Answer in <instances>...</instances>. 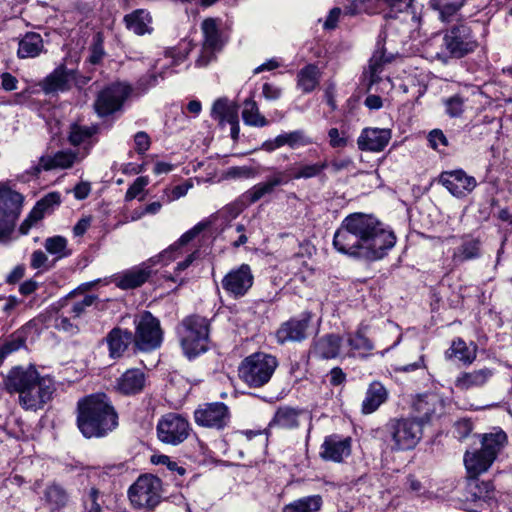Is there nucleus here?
<instances>
[{
  "label": "nucleus",
  "instance_id": "a19ab883",
  "mask_svg": "<svg viewBox=\"0 0 512 512\" xmlns=\"http://www.w3.org/2000/svg\"><path fill=\"white\" fill-rule=\"evenodd\" d=\"M211 117L224 125L235 122L238 118V106L226 98L217 99L211 109Z\"/></svg>",
  "mask_w": 512,
  "mask_h": 512
},
{
  "label": "nucleus",
  "instance_id": "c03bdc74",
  "mask_svg": "<svg viewBox=\"0 0 512 512\" xmlns=\"http://www.w3.org/2000/svg\"><path fill=\"white\" fill-rule=\"evenodd\" d=\"M506 442L507 435L501 430L484 434L481 440V451L488 454V457L494 462Z\"/></svg>",
  "mask_w": 512,
  "mask_h": 512
},
{
  "label": "nucleus",
  "instance_id": "4c0bfd02",
  "mask_svg": "<svg viewBox=\"0 0 512 512\" xmlns=\"http://www.w3.org/2000/svg\"><path fill=\"white\" fill-rule=\"evenodd\" d=\"M493 461L488 454H485L481 449L473 452H466L464 455V464L469 476H478L491 467Z\"/></svg>",
  "mask_w": 512,
  "mask_h": 512
},
{
  "label": "nucleus",
  "instance_id": "aec40b11",
  "mask_svg": "<svg viewBox=\"0 0 512 512\" xmlns=\"http://www.w3.org/2000/svg\"><path fill=\"white\" fill-rule=\"evenodd\" d=\"M442 185L454 196L463 197L476 187L474 177L467 175L463 170L446 171L440 175Z\"/></svg>",
  "mask_w": 512,
  "mask_h": 512
},
{
  "label": "nucleus",
  "instance_id": "20e7f679",
  "mask_svg": "<svg viewBox=\"0 0 512 512\" xmlns=\"http://www.w3.org/2000/svg\"><path fill=\"white\" fill-rule=\"evenodd\" d=\"M201 228L195 226L191 230L185 232L174 244L168 249L161 252L155 257H151L142 264L124 271L117 278V286L121 289H133L144 284L151 275V268L157 263L169 262L176 260L183 254L184 247L200 232Z\"/></svg>",
  "mask_w": 512,
  "mask_h": 512
},
{
  "label": "nucleus",
  "instance_id": "a18cd8bd",
  "mask_svg": "<svg viewBox=\"0 0 512 512\" xmlns=\"http://www.w3.org/2000/svg\"><path fill=\"white\" fill-rule=\"evenodd\" d=\"M427 56L431 59L442 61L447 63L452 56L450 54L448 46L444 44V35H435L431 37L424 45Z\"/></svg>",
  "mask_w": 512,
  "mask_h": 512
},
{
  "label": "nucleus",
  "instance_id": "2eb2a0df",
  "mask_svg": "<svg viewBox=\"0 0 512 512\" xmlns=\"http://www.w3.org/2000/svg\"><path fill=\"white\" fill-rule=\"evenodd\" d=\"M444 44L452 58H462L473 52L477 47L471 28L466 24H457L447 29L444 33Z\"/></svg>",
  "mask_w": 512,
  "mask_h": 512
},
{
  "label": "nucleus",
  "instance_id": "49530a36",
  "mask_svg": "<svg viewBox=\"0 0 512 512\" xmlns=\"http://www.w3.org/2000/svg\"><path fill=\"white\" fill-rule=\"evenodd\" d=\"M323 504L320 495L299 498L283 507V512H319Z\"/></svg>",
  "mask_w": 512,
  "mask_h": 512
},
{
  "label": "nucleus",
  "instance_id": "6e6552de",
  "mask_svg": "<svg viewBox=\"0 0 512 512\" xmlns=\"http://www.w3.org/2000/svg\"><path fill=\"white\" fill-rule=\"evenodd\" d=\"M161 493V480L152 474H144L130 486L128 497L134 508L150 510L160 503Z\"/></svg>",
  "mask_w": 512,
  "mask_h": 512
},
{
  "label": "nucleus",
  "instance_id": "1a4fd4ad",
  "mask_svg": "<svg viewBox=\"0 0 512 512\" xmlns=\"http://www.w3.org/2000/svg\"><path fill=\"white\" fill-rule=\"evenodd\" d=\"M134 346L142 352L158 349L163 341V330L160 321L149 311L141 313L134 321Z\"/></svg>",
  "mask_w": 512,
  "mask_h": 512
},
{
  "label": "nucleus",
  "instance_id": "b1692460",
  "mask_svg": "<svg viewBox=\"0 0 512 512\" xmlns=\"http://www.w3.org/2000/svg\"><path fill=\"white\" fill-rule=\"evenodd\" d=\"M312 143L310 137L304 130H295L285 132L276 136L273 140L265 141L262 147L266 151H273L282 146H289L292 149H297Z\"/></svg>",
  "mask_w": 512,
  "mask_h": 512
},
{
  "label": "nucleus",
  "instance_id": "423d86ee",
  "mask_svg": "<svg viewBox=\"0 0 512 512\" xmlns=\"http://www.w3.org/2000/svg\"><path fill=\"white\" fill-rule=\"evenodd\" d=\"M278 361L275 356L257 352L246 357L239 366V376L250 387L259 388L267 384Z\"/></svg>",
  "mask_w": 512,
  "mask_h": 512
},
{
  "label": "nucleus",
  "instance_id": "3c124183",
  "mask_svg": "<svg viewBox=\"0 0 512 512\" xmlns=\"http://www.w3.org/2000/svg\"><path fill=\"white\" fill-rule=\"evenodd\" d=\"M256 174L257 170L250 166H233L221 174H215L210 178V180L220 182L227 179H248L253 178Z\"/></svg>",
  "mask_w": 512,
  "mask_h": 512
},
{
  "label": "nucleus",
  "instance_id": "7ed1b4c3",
  "mask_svg": "<svg viewBox=\"0 0 512 512\" xmlns=\"http://www.w3.org/2000/svg\"><path fill=\"white\" fill-rule=\"evenodd\" d=\"M77 427L85 438H103L118 426V413L105 394L78 401Z\"/></svg>",
  "mask_w": 512,
  "mask_h": 512
},
{
  "label": "nucleus",
  "instance_id": "774afa93",
  "mask_svg": "<svg viewBox=\"0 0 512 512\" xmlns=\"http://www.w3.org/2000/svg\"><path fill=\"white\" fill-rule=\"evenodd\" d=\"M150 147V138L147 133L140 131L134 137V148L139 155H143Z\"/></svg>",
  "mask_w": 512,
  "mask_h": 512
},
{
  "label": "nucleus",
  "instance_id": "79ce46f5",
  "mask_svg": "<svg viewBox=\"0 0 512 512\" xmlns=\"http://www.w3.org/2000/svg\"><path fill=\"white\" fill-rule=\"evenodd\" d=\"M242 119L248 126L265 127L269 121L260 112L257 102L253 96L246 98L242 104Z\"/></svg>",
  "mask_w": 512,
  "mask_h": 512
},
{
  "label": "nucleus",
  "instance_id": "5701e85b",
  "mask_svg": "<svg viewBox=\"0 0 512 512\" xmlns=\"http://www.w3.org/2000/svg\"><path fill=\"white\" fill-rule=\"evenodd\" d=\"M442 408V401L437 395L425 394L418 396L413 402L414 412L417 413V416L414 418L419 422H422L423 427H425L426 424L430 423L434 419L437 412L442 410Z\"/></svg>",
  "mask_w": 512,
  "mask_h": 512
},
{
  "label": "nucleus",
  "instance_id": "9b49d317",
  "mask_svg": "<svg viewBox=\"0 0 512 512\" xmlns=\"http://www.w3.org/2000/svg\"><path fill=\"white\" fill-rule=\"evenodd\" d=\"M190 50L191 45L188 43L183 48H171L165 51V59L168 61V63L159 66L158 60L151 71L138 79L136 82V89L141 93H144L150 88L156 86L159 82V79L163 80L166 77L170 66H178L187 59Z\"/></svg>",
  "mask_w": 512,
  "mask_h": 512
},
{
  "label": "nucleus",
  "instance_id": "09e8293b",
  "mask_svg": "<svg viewBox=\"0 0 512 512\" xmlns=\"http://www.w3.org/2000/svg\"><path fill=\"white\" fill-rule=\"evenodd\" d=\"M98 126H81L74 124L71 127L69 140L72 145L80 146L83 145L84 149H87V146H91L92 138L97 133Z\"/></svg>",
  "mask_w": 512,
  "mask_h": 512
},
{
  "label": "nucleus",
  "instance_id": "f03ea898",
  "mask_svg": "<svg viewBox=\"0 0 512 512\" xmlns=\"http://www.w3.org/2000/svg\"><path fill=\"white\" fill-rule=\"evenodd\" d=\"M5 384L9 392L18 393L20 406L28 411L42 409L55 392L52 378L40 375L32 365L11 369Z\"/></svg>",
  "mask_w": 512,
  "mask_h": 512
},
{
  "label": "nucleus",
  "instance_id": "cd10ccee",
  "mask_svg": "<svg viewBox=\"0 0 512 512\" xmlns=\"http://www.w3.org/2000/svg\"><path fill=\"white\" fill-rule=\"evenodd\" d=\"M289 180H291V177L288 175V173L274 174L266 182L259 183L249 189L244 194V197L250 204L255 203L265 195L272 193L275 187L286 184L289 182Z\"/></svg>",
  "mask_w": 512,
  "mask_h": 512
},
{
  "label": "nucleus",
  "instance_id": "ea45409f",
  "mask_svg": "<svg viewBox=\"0 0 512 512\" xmlns=\"http://www.w3.org/2000/svg\"><path fill=\"white\" fill-rule=\"evenodd\" d=\"M321 71L315 64H307L297 73V87L305 94L311 93L320 83Z\"/></svg>",
  "mask_w": 512,
  "mask_h": 512
},
{
  "label": "nucleus",
  "instance_id": "412c9836",
  "mask_svg": "<svg viewBox=\"0 0 512 512\" xmlns=\"http://www.w3.org/2000/svg\"><path fill=\"white\" fill-rule=\"evenodd\" d=\"M392 132L387 128H365L357 139L358 148L362 151L380 152L391 140Z\"/></svg>",
  "mask_w": 512,
  "mask_h": 512
},
{
  "label": "nucleus",
  "instance_id": "69168bd1",
  "mask_svg": "<svg viewBox=\"0 0 512 512\" xmlns=\"http://www.w3.org/2000/svg\"><path fill=\"white\" fill-rule=\"evenodd\" d=\"M324 168V165H304L303 167L299 168V171L295 174H288L291 179L292 178H310L318 174L322 169Z\"/></svg>",
  "mask_w": 512,
  "mask_h": 512
},
{
  "label": "nucleus",
  "instance_id": "f3484780",
  "mask_svg": "<svg viewBox=\"0 0 512 512\" xmlns=\"http://www.w3.org/2000/svg\"><path fill=\"white\" fill-rule=\"evenodd\" d=\"M194 419L199 426L220 430L230 422V412L224 403H207L195 410Z\"/></svg>",
  "mask_w": 512,
  "mask_h": 512
},
{
  "label": "nucleus",
  "instance_id": "680f3d73",
  "mask_svg": "<svg viewBox=\"0 0 512 512\" xmlns=\"http://www.w3.org/2000/svg\"><path fill=\"white\" fill-rule=\"evenodd\" d=\"M148 183L149 179L146 176H140L136 178L132 185L128 188L125 194V199L130 201L136 198L144 190Z\"/></svg>",
  "mask_w": 512,
  "mask_h": 512
},
{
  "label": "nucleus",
  "instance_id": "6e6d98bb",
  "mask_svg": "<svg viewBox=\"0 0 512 512\" xmlns=\"http://www.w3.org/2000/svg\"><path fill=\"white\" fill-rule=\"evenodd\" d=\"M464 0H439L438 9L440 11L441 18L447 20L453 16L462 6Z\"/></svg>",
  "mask_w": 512,
  "mask_h": 512
},
{
  "label": "nucleus",
  "instance_id": "8fccbe9b",
  "mask_svg": "<svg viewBox=\"0 0 512 512\" xmlns=\"http://www.w3.org/2000/svg\"><path fill=\"white\" fill-rule=\"evenodd\" d=\"M298 425V412L290 407L279 408L270 423V426H278L283 429H293Z\"/></svg>",
  "mask_w": 512,
  "mask_h": 512
},
{
  "label": "nucleus",
  "instance_id": "f257e3e1",
  "mask_svg": "<svg viewBox=\"0 0 512 512\" xmlns=\"http://www.w3.org/2000/svg\"><path fill=\"white\" fill-rule=\"evenodd\" d=\"M396 236L376 218L363 213L347 216L333 238L335 249L370 261L382 259L394 247Z\"/></svg>",
  "mask_w": 512,
  "mask_h": 512
},
{
  "label": "nucleus",
  "instance_id": "de8ad7c7",
  "mask_svg": "<svg viewBox=\"0 0 512 512\" xmlns=\"http://www.w3.org/2000/svg\"><path fill=\"white\" fill-rule=\"evenodd\" d=\"M448 359H458L464 363H472L476 358V348L468 346L465 341L458 338L452 342L451 347L445 353Z\"/></svg>",
  "mask_w": 512,
  "mask_h": 512
},
{
  "label": "nucleus",
  "instance_id": "052dcab7",
  "mask_svg": "<svg viewBox=\"0 0 512 512\" xmlns=\"http://www.w3.org/2000/svg\"><path fill=\"white\" fill-rule=\"evenodd\" d=\"M66 246L67 240L62 236L50 237L45 241V249L51 254L63 256Z\"/></svg>",
  "mask_w": 512,
  "mask_h": 512
},
{
  "label": "nucleus",
  "instance_id": "58836bf2",
  "mask_svg": "<svg viewBox=\"0 0 512 512\" xmlns=\"http://www.w3.org/2000/svg\"><path fill=\"white\" fill-rule=\"evenodd\" d=\"M201 31L203 35L202 45L206 47L216 48L222 50L224 47V40L222 38L219 21L215 18H206L201 24Z\"/></svg>",
  "mask_w": 512,
  "mask_h": 512
},
{
  "label": "nucleus",
  "instance_id": "f8f14e48",
  "mask_svg": "<svg viewBox=\"0 0 512 512\" xmlns=\"http://www.w3.org/2000/svg\"><path fill=\"white\" fill-rule=\"evenodd\" d=\"M131 87L124 83H112L101 90L94 102L98 116L106 117L119 111L131 94Z\"/></svg>",
  "mask_w": 512,
  "mask_h": 512
},
{
  "label": "nucleus",
  "instance_id": "4468645a",
  "mask_svg": "<svg viewBox=\"0 0 512 512\" xmlns=\"http://www.w3.org/2000/svg\"><path fill=\"white\" fill-rule=\"evenodd\" d=\"M23 196L8 188H0V238L8 236L20 215Z\"/></svg>",
  "mask_w": 512,
  "mask_h": 512
},
{
  "label": "nucleus",
  "instance_id": "c9c22d12",
  "mask_svg": "<svg viewBox=\"0 0 512 512\" xmlns=\"http://www.w3.org/2000/svg\"><path fill=\"white\" fill-rule=\"evenodd\" d=\"M465 494L466 499L470 501H487L492 497L493 485L489 481H481L478 476H469Z\"/></svg>",
  "mask_w": 512,
  "mask_h": 512
},
{
  "label": "nucleus",
  "instance_id": "bb28decb",
  "mask_svg": "<svg viewBox=\"0 0 512 512\" xmlns=\"http://www.w3.org/2000/svg\"><path fill=\"white\" fill-rule=\"evenodd\" d=\"M59 203L60 196L55 192L49 193L40 199L31 210L28 217L21 224L20 232L22 234H27L30 228L44 217L49 208L58 205Z\"/></svg>",
  "mask_w": 512,
  "mask_h": 512
},
{
  "label": "nucleus",
  "instance_id": "473e14b6",
  "mask_svg": "<svg viewBox=\"0 0 512 512\" xmlns=\"http://www.w3.org/2000/svg\"><path fill=\"white\" fill-rule=\"evenodd\" d=\"M481 256V242L477 238L466 236L462 238L459 246H457L452 254V261L460 264L465 261L477 259Z\"/></svg>",
  "mask_w": 512,
  "mask_h": 512
},
{
  "label": "nucleus",
  "instance_id": "393cba45",
  "mask_svg": "<svg viewBox=\"0 0 512 512\" xmlns=\"http://www.w3.org/2000/svg\"><path fill=\"white\" fill-rule=\"evenodd\" d=\"M105 341L108 345L109 356L112 359H118L123 356L132 343L134 344V335L128 329L115 327L107 334Z\"/></svg>",
  "mask_w": 512,
  "mask_h": 512
},
{
  "label": "nucleus",
  "instance_id": "dca6fc26",
  "mask_svg": "<svg viewBox=\"0 0 512 512\" xmlns=\"http://www.w3.org/2000/svg\"><path fill=\"white\" fill-rule=\"evenodd\" d=\"M254 283V276L248 264L230 270L222 279L221 285L226 294L233 299L244 297Z\"/></svg>",
  "mask_w": 512,
  "mask_h": 512
},
{
  "label": "nucleus",
  "instance_id": "c85d7f7f",
  "mask_svg": "<svg viewBox=\"0 0 512 512\" xmlns=\"http://www.w3.org/2000/svg\"><path fill=\"white\" fill-rule=\"evenodd\" d=\"M43 500L50 512H59L68 505L70 494L62 485L54 482L45 487Z\"/></svg>",
  "mask_w": 512,
  "mask_h": 512
},
{
  "label": "nucleus",
  "instance_id": "4be33fe9",
  "mask_svg": "<svg viewBox=\"0 0 512 512\" xmlns=\"http://www.w3.org/2000/svg\"><path fill=\"white\" fill-rule=\"evenodd\" d=\"M146 384V375L139 368L126 370L116 380L115 390L123 395H136L144 389Z\"/></svg>",
  "mask_w": 512,
  "mask_h": 512
},
{
  "label": "nucleus",
  "instance_id": "a211bd4d",
  "mask_svg": "<svg viewBox=\"0 0 512 512\" xmlns=\"http://www.w3.org/2000/svg\"><path fill=\"white\" fill-rule=\"evenodd\" d=\"M352 439L339 434H331L324 438L319 456L325 461L341 463L351 455Z\"/></svg>",
  "mask_w": 512,
  "mask_h": 512
},
{
  "label": "nucleus",
  "instance_id": "bf43d9fd",
  "mask_svg": "<svg viewBox=\"0 0 512 512\" xmlns=\"http://www.w3.org/2000/svg\"><path fill=\"white\" fill-rule=\"evenodd\" d=\"M384 61L385 60H383V56L378 55V52H376L370 59L369 85H373L374 83H377L380 80L379 74L382 72Z\"/></svg>",
  "mask_w": 512,
  "mask_h": 512
},
{
  "label": "nucleus",
  "instance_id": "9d476101",
  "mask_svg": "<svg viewBox=\"0 0 512 512\" xmlns=\"http://www.w3.org/2000/svg\"><path fill=\"white\" fill-rule=\"evenodd\" d=\"M89 78L82 77L76 69H69L65 63L59 64L52 72L39 81L38 86L46 95L64 93L73 86H84Z\"/></svg>",
  "mask_w": 512,
  "mask_h": 512
},
{
  "label": "nucleus",
  "instance_id": "e2e57ef3",
  "mask_svg": "<svg viewBox=\"0 0 512 512\" xmlns=\"http://www.w3.org/2000/svg\"><path fill=\"white\" fill-rule=\"evenodd\" d=\"M100 492L97 488L91 487L84 498V506L87 512H101V506L98 503Z\"/></svg>",
  "mask_w": 512,
  "mask_h": 512
},
{
  "label": "nucleus",
  "instance_id": "7c9ffc66",
  "mask_svg": "<svg viewBox=\"0 0 512 512\" xmlns=\"http://www.w3.org/2000/svg\"><path fill=\"white\" fill-rule=\"evenodd\" d=\"M44 51L42 36L36 32H27L19 40L17 56L20 59L36 58Z\"/></svg>",
  "mask_w": 512,
  "mask_h": 512
},
{
  "label": "nucleus",
  "instance_id": "37998d69",
  "mask_svg": "<svg viewBox=\"0 0 512 512\" xmlns=\"http://www.w3.org/2000/svg\"><path fill=\"white\" fill-rule=\"evenodd\" d=\"M344 341L346 356H354L356 352L361 356H366L374 348L373 343L361 332L348 334Z\"/></svg>",
  "mask_w": 512,
  "mask_h": 512
},
{
  "label": "nucleus",
  "instance_id": "c756f323",
  "mask_svg": "<svg viewBox=\"0 0 512 512\" xmlns=\"http://www.w3.org/2000/svg\"><path fill=\"white\" fill-rule=\"evenodd\" d=\"M78 293L76 291L71 292L64 300L62 309L64 313L71 316L73 320L80 318L86 311V309L92 306L97 297L92 294L80 295L81 298L77 299Z\"/></svg>",
  "mask_w": 512,
  "mask_h": 512
},
{
  "label": "nucleus",
  "instance_id": "39448f33",
  "mask_svg": "<svg viewBox=\"0 0 512 512\" xmlns=\"http://www.w3.org/2000/svg\"><path fill=\"white\" fill-rule=\"evenodd\" d=\"M184 354L193 358L207 350L209 324L206 318L191 315L184 318L177 328Z\"/></svg>",
  "mask_w": 512,
  "mask_h": 512
},
{
  "label": "nucleus",
  "instance_id": "338daca9",
  "mask_svg": "<svg viewBox=\"0 0 512 512\" xmlns=\"http://www.w3.org/2000/svg\"><path fill=\"white\" fill-rule=\"evenodd\" d=\"M196 253V251L190 253L183 261L177 263L175 267V273L173 276L170 277L172 281H183V279L180 277V274L193 263V261L196 259Z\"/></svg>",
  "mask_w": 512,
  "mask_h": 512
},
{
  "label": "nucleus",
  "instance_id": "5fc2aeb1",
  "mask_svg": "<svg viewBox=\"0 0 512 512\" xmlns=\"http://www.w3.org/2000/svg\"><path fill=\"white\" fill-rule=\"evenodd\" d=\"M428 142L434 150L445 154L448 148V140L440 129L432 130L428 135Z\"/></svg>",
  "mask_w": 512,
  "mask_h": 512
},
{
  "label": "nucleus",
  "instance_id": "6ab92c4d",
  "mask_svg": "<svg viewBox=\"0 0 512 512\" xmlns=\"http://www.w3.org/2000/svg\"><path fill=\"white\" fill-rule=\"evenodd\" d=\"M311 316L304 313L300 318H292L283 323L277 330L276 337L279 343L300 342L307 338Z\"/></svg>",
  "mask_w": 512,
  "mask_h": 512
},
{
  "label": "nucleus",
  "instance_id": "72a5a7b5",
  "mask_svg": "<svg viewBox=\"0 0 512 512\" xmlns=\"http://www.w3.org/2000/svg\"><path fill=\"white\" fill-rule=\"evenodd\" d=\"M387 397L386 388L378 381L372 382L362 402V412L364 414L375 412L387 400Z\"/></svg>",
  "mask_w": 512,
  "mask_h": 512
},
{
  "label": "nucleus",
  "instance_id": "ddd939ff",
  "mask_svg": "<svg viewBox=\"0 0 512 512\" xmlns=\"http://www.w3.org/2000/svg\"><path fill=\"white\" fill-rule=\"evenodd\" d=\"M189 432L187 419L176 413L163 415L157 424L158 439L165 444L178 445L187 439Z\"/></svg>",
  "mask_w": 512,
  "mask_h": 512
},
{
  "label": "nucleus",
  "instance_id": "e433bc0d",
  "mask_svg": "<svg viewBox=\"0 0 512 512\" xmlns=\"http://www.w3.org/2000/svg\"><path fill=\"white\" fill-rule=\"evenodd\" d=\"M124 22L127 29L136 35H144L152 32V18L150 13L144 9H137L125 15Z\"/></svg>",
  "mask_w": 512,
  "mask_h": 512
},
{
  "label": "nucleus",
  "instance_id": "864d4df0",
  "mask_svg": "<svg viewBox=\"0 0 512 512\" xmlns=\"http://www.w3.org/2000/svg\"><path fill=\"white\" fill-rule=\"evenodd\" d=\"M444 105L450 117H459L464 112L465 100L460 95H454L446 99Z\"/></svg>",
  "mask_w": 512,
  "mask_h": 512
},
{
  "label": "nucleus",
  "instance_id": "f704fd0d",
  "mask_svg": "<svg viewBox=\"0 0 512 512\" xmlns=\"http://www.w3.org/2000/svg\"><path fill=\"white\" fill-rule=\"evenodd\" d=\"M492 375V371L488 368L472 372H463L456 378L455 386L460 390L479 388L485 385Z\"/></svg>",
  "mask_w": 512,
  "mask_h": 512
},
{
  "label": "nucleus",
  "instance_id": "0e129e2a",
  "mask_svg": "<svg viewBox=\"0 0 512 512\" xmlns=\"http://www.w3.org/2000/svg\"><path fill=\"white\" fill-rule=\"evenodd\" d=\"M73 318L66 313H64V310L62 311V315H60L56 319V328L59 330H63L65 332L74 334L78 331V326L76 323L73 322Z\"/></svg>",
  "mask_w": 512,
  "mask_h": 512
},
{
  "label": "nucleus",
  "instance_id": "0eeeda50",
  "mask_svg": "<svg viewBox=\"0 0 512 512\" xmlns=\"http://www.w3.org/2000/svg\"><path fill=\"white\" fill-rule=\"evenodd\" d=\"M423 423L412 417L393 418L386 424V431L396 450L413 449L423 436Z\"/></svg>",
  "mask_w": 512,
  "mask_h": 512
},
{
  "label": "nucleus",
  "instance_id": "603ef678",
  "mask_svg": "<svg viewBox=\"0 0 512 512\" xmlns=\"http://www.w3.org/2000/svg\"><path fill=\"white\" fill-rule=\"evenodd\" d=\"M378 0H354L350 6L346 8V13L350 15L367 13L374 14L377 11L376 2Z\"/></svg>",
  "mask_w": 512,
  "mask_h": 512
},
{
  "label": "nucleus",
  "instance_id": "13d9d810",
  "mask_svg": "<svg viewBox=\"0 0 512 512\" xmlns=\"http://www.w3.org/2000/svg\"><path fill=\"white\" fill-rule=\"evenodd\" d=\"M221 50L212 47L201 46L200 53L195 60V66L197 68L207 67L211 62L216 60V55Z\"/></svg>",
  "mask_w": 512,
  "mask_h": 512
},
{
  "label": "nucleus",
  "instance_id": "a878e982",
  "mask_svg": "<svg viewBox=\"0 0 512 512\" xmlns=\"http://www.w3.org/2000/svg\"><path fill=\"white\" fill-rule=\"evenodd\" d=\"M59 203L60 196L55 192L49 193L40 199L31 210L28 217L21 224L20 232L22 234H27L30 228L44 217L49 208L58 205Z\"/></svg>",
  "mask_w": 512,
  "mask_h": 512
},
{
  "label": "nucleus",
  "instance_id": "4d7b16f0",
  "mask_svg": "<svg viewBox=\"0 0 512 512\" xmlns=\"http://www.w3.org/2000/svg\"><path fill=\"white\" fill-rule=\"evenodd\" d=\"M329 145L332 148H344L349 141V135L345 130L340 131L338 128H330L328 130Z\"/></svg>",
  "mask_w": 512,
  "mask_h": 512
},
{
  "label": "nucleus",
  "instance_id": "2f4dec72",
  "mask_svg": "<svg viewBox=\"0 0 512 512\" xmlns=\"http://www.w3.org/2000/svg\"><path fill=\"white\" fill-rule=\"evenodd\" d=\"M315 352L323 359H332L345 355L343 339L334 334L326 335L317 341Z\"/></svg>",
  "mask_w": 512,
  "mask_h": 512
}]
</instances>
